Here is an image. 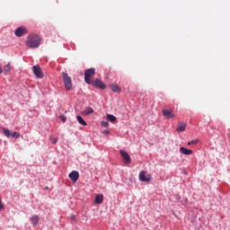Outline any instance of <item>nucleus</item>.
Here are the masks:
<instances>
[{
  "label": "nucleus",
  "mask_w": 230,
  "mask_h": 230,
  "mask_svg": "<svg viewBox=\"0 0 230 230\" xmlns=\"http://www.w3.org/2000/svg\"><path fill=\"white\" fill-rule=\"evenodd\" d=\"M26 44L31 49L39 48V46H40V36L37 34L29 35L27 37Z\"/></svg>",
  "instance_id": "obj_1"
},
{
  "label": "nucleus",
  "mask_w": 230,
  "mask_h": 230,
  "mask_svg": "<svg viewBox=\"0 0 230 230\" xmlns=\"http://www.w3.org/2000/svg\"><path fill=\"white\" fill-rule=\"evenodd\" d=\"M62 77L66 91H71V89H73V81L71 80V77L66 72H62Z\"/></svg>",
  "instance_id": "obj_2"
},
{
  "label": "nucleus",
  "mask_w": 230,
  "mask_h": 230,
  "mask_svg": "<svg viewBox=\"0 0 230 230\" xmlns=\"http://www.w3.org/2000/svg\"><path fill=\"white\" fill-rule=\"evenodd\" d=\"M94 75H96V70L94 68L86 69L84 71V82L91 85V84H93V80H91V78H93Z\"/></svg>",
  "instance_id": "obj_3"
},
{
  "label": "nucleus",
  "mask_w": 230,
  "mask_h": 230,
  "mask_svg": "<svg viewBox=\"0 0 230 230\" xmlns=\"http://www.w3.org/2000/svg\"><path fill=\"white\" fill-rule=\"evenodd\" d=\"M138 177L141 182H150L152 181V175L147 173L146 171H142Z\"/></svg>",
  "instance_id": "obj_4"
},
{
  "label": "nucleus",
  "mask_w": 230,
  "mask_h": 230,
  "mask_svg": "<svg viewBox=\"0 0 230 230\" xmlns=\"http://www.w3.org/2000/svg\"><path fill=\"white\" fill-rule=\"evenodd\" d=\"M32 71H33L36 78H44V72H42V68H40V66H39V65L33 66Z\"/></svg>",
  "instance_id": "obj_5"
},
{
  "label": "nucleus",
  "mask_w": 230,
  "mask_h": 230,
  "mask_svg": "<svg viewBox=\"0 0 230 230\" xmlns=\"http://www.w3.org/2000/svg\"><path fill=\"white\" fill-rule=\"evenodd\" d=\"M3 130V133L4 135L6 137H21V134L19 132H10V129H7V128H2Z\"/></svg>",
  "instance_id": "obj_6"
},
{
  "label": "nucleus",
  "mask_w": 230,
  "mask_h": 230,
  "mask_svg": "<svg viewBox=\"0 0 230 230\" xmlns=\"http://www.w3.org/2000/svg\"><path fill=\"white\" fill-rule=\"evenodd\" d=\"M28 33V29L24 26L18 27L15 31L14 35L16 37H22L23 35H26Z\"/></svg>",
  "instance_id": "obj_7"
},
{
  "label": "nucleus",
  "mask_w": 230,
  "mask_h": 230,
  "mask_svg": "<svg viewBox=\"0 0 230 230\" xmlns=\"http://www.w3.org/2000/svg\"><path fill=\"white\" fill-rule=\"evenodd\" d=\"M119 154H120L121 157L123 158L125 164H130L132 160H131L128 153H127L126 151L120 150Z\"/></svg>",
  "instance_id": "obj_8"
},
{
  "label": "nucleus",
  "mask_w": 230,
  "mask_h": 230,
  "mask_svg": "<svg viewBox=\"0 0 230 230\" xmlns=\"http://www.w3.org/2000/svg\"><path fill=\"white\" fill-rule=\"evenodd\" d=\"M163 116H164V118H166L167 119H172L175 118V114H173V110L164 109Z\"/></svg>",
  "instance_id": "obj_9"
},
{
  "label": "nucleus",
  "mask_w": 230,
  "mask_h": 230,
  "mask_svg": "<svg viewBox=\"0 0 230 230\" xmlns=\"http://www.w3.org/2000/svg\"><path fill=\"white\" fill-rule=\"evenodd\" d=\"M92 84L94 87H98L99 89H105V87H107V85H105V84H103V82L99 78L94 79Z\"/></svg>",
  "instance_id": "obj_10"
},
{
  "label": "nucleus",
  "mask_w": 230,
  "mask_h": 230,
  "mask_svg": "<svg viewBox=\"0 0 230 230\" xmlns=\"http://www.w3.org/2000/svg\"><path fill=\"white\" fill-rule=\"evenodd\" d=\"M68 177L72 180V182H76L80 177V173L77 171H73L69 173Z\"/></svg>",
  "instance_id": "obj_11"
},
{
  "label": "nucleus",
  "mask_w": 230,
  "mask_h": 230,
  "mask_svg": "<svg viewBox=\"0 0 230 230\" xmlns=\"http://www.w3.org/2000/svg\"><path fill=\"white\" fill-rule=\"evenodd\" d=\"M180 152L183 154V155H191L193 154L191 149H186L185 147H181Z\"/></svg>",
  "instance_id": "obj_12"
},
{
  "label": "nucleus",
  "mask_w": 230,
  "mask_h": 230,
  "mask_svg": "<svg viewBox=\"0 0 230 230\" xmlns=\"http://www.w3.org/2000/svg\"><path fill=\"white\" fill-rule=\"evenodd\" d=\"M110 87L112 93H121V87H119L118 84H112L110 85Z\"/></svg>",
  "instance_id": "obj_13"
},
{
  "label": "nucleus",
  "mask_w": 230,
  "mask_h": 230,
  "mask_svg": "<svg viewBox=\"0 0 230 230\" xmlns=\"http://www.w3.org/2000/svg\"><path fill=\"white\" fill-rule=\"evenodd\" d=\"M32 226H37V224H39L40 217H39V216L34 215L30 218Z\"/></svg>",
  "instance_id": "obj_14"
},
{
  "label": "nucleus",
  "mask_w": 230,
  "mask_h": 230,
  "mask_svg": "<svg viewBox=\"0 0 230 230\" xmlns=\"http://www.w3.org/2000/svg\"><path fill=\"white\" fill-rule=\"evenodd\" d=\"M93 112H94V110L91 107H87L82 111V114L84 116H89V114H93Z\"/></svg>",
  "instance_id": "obj_15"
},
{
  "label": "nucleus",
  "mask_w": 230,
  "mask_h": 230,
  "mask_svg": "<svg viewBox=\"0 0 230 230\" xmlns=\"http://www.w3.org/2000/svg\"><path fill=\"white\" fill-rule=\"evenodd\" d=\"M103 202V194H97L94 199V204H102Z\"/></svg>",
  "instance_id": "obj_16"
},
{
  "label": "nucleus",
  "mask_w": 230,
  "mask_h": 230,
  "mask_svg": "<svg viewBox=\"0 0 230 230\" xmlns=\"http://www.w3.org/2000/svg\"><path fill=\"white\" fill-rule=\"evenodd\" d=\"M176 130L177 132H184V130H186V123L180 122Z\"/></svg>",
  "instance_id": "obj_17"
},
{
  "label": "nucleus",
  "mask_w": 230,
  "mask_h": 230,
  "mask_svg": "<svg viewBox=\"0 0 230 230\" xmlns=\"http://www.w3.org/2000/svg\"><path fill=\"white\" fill-rule=\"evenodd\" d=\"M76 119H77L78 123H80V125H83L84 127H87V122H85V120H84L82 116L77 115Z\"/></svg>",
  "instance_id": "obj_18"
},
{
  "label": "nucleus",
  "mask_w": 230,
  "mask_h": 230,
  "mask_svg": "<svg viewBox=\"0 0 230 230\" xmlns=\"http://www.w3.org/2000/svg\"><path fill=\"white\" fill-rule=\"evenodd\" d=\"M10 71H12V66L10 63L4 66V74L10 75Z\"/></svg>",
  "instance_id": "obj_19"
},
{
  "label": "nucleus",
  "mask_w": 230,
  "mask_h": 230,
  "mask_svg": "<svg viewBox=\"0 0 230 230\" xmlns=\"http://www.w3.org/2000/svg\"><path fill=\"white\" fill-rule=\"evenodd\" d=\"M106 118H107L108 121H111V123H114L117 119L116 116L111 115V114H107Z\"/></svg>",
  "instance_id": "obj_20"
},
{
  "label": "nucleus",
  "mask_w": 230,
  "mask_h": 230,
  "mask_svg": "<svg viewBox=\"0 0 230 230\" xmlns=\"http://www.w3.org/2000/svg\"><path fill=\"white\" fill-rule=\"evenodd\" d=\"M59 119H61V121H63V123H66V121H67V118L64 115H60Z\"/></svg>",
  "instance_id": "obj_21"
},
{
  "label": "nucleus",
  "mask_w": 230,
  "mask_h": 230,
  "mask_svg": "<svg viewBox=\"0 0 230 230\" xmlns=\"http://www.w3.org/2000/svg\"><path fill=\"white\" fill-rule=\"evenodd\" d=\"M50 141L53 145H57L58 138H55V137H50Z\"/></svg>",
  "instance_id": "obj_22"
},
{
  "label": "nucleus",
  "mask_w": 230,
  "mask_h": 230,
  "mask_svg": "<svg viewBox=\"0 0 230 230\" xmlns=\"http://www.w3.org/2000/svg\"><path fill=\"white\" fill-rule=\"evenodd\" d=\"M102 125L105 128H109V122H108V121H102Z\"/></svg>",
  "instance_id": "obj_23"
},
{
  "label": "nucleus",
  "mask_w": 230,
  "mask_h": 230,
  "mask_svg": "<svg viewBox=\"0 0 230 230\" xmlns=\"http://www.w3.org/2000/svg\"><path fill=\"white\" fill-rule=\"evenodd\" d=\"M187 145H189V146L191 145H197V140L189 141Z\"/></svg>",
  "instance_id": "obj_24"
},
{
  "label": "nucleus",
  "mask_w": 230,
  "mask_h": 230,
  "mask_svg": "<svg viewBox=\"0 0 230 230\" xmlns=\"http://www.w3.org/2000/svg\"><path fill=\"white\" fill-rule=\"evenodd\" d=\"M102 134H111V132L109 130H104Z\"/></svg>",
  "instance_id": "obj_25"
}]
</instances>
